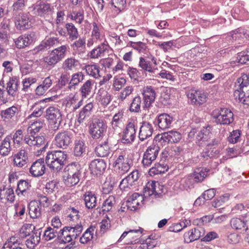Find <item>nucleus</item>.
<instances>
[{"label":"nucleus","mask_w":249,"mask_h":249,"mask_svg":"<svg viewBox=\"0 0 249 249\" xmlns=\"http://www.w3.org/2000/svg\"><path fill=\"white\" fill-rule=\"evenodd\" d=\"M24 140L26 143L30 145V146H36L37 147H39L41 145H44L42 149H44L47 144V143H46L45 138L44 136H26L25 137Z\"/></svg>","instance_id":"5701e85b"},{"label":"nucleus","mask_w":249,"mask_h":249,"mask_svg":"<svg viewBox=\"0 0 249 249\" xmlns=\"http://www.w3.org/2000/svg\"><path fill=\"white\" fill-rule=\"evenodd\" d=\"M67 35L71 40H76L78 38L79 33L77 29L72 23H67L65 24Z\"/></svg>","instance_id":"2f4dec72"},{"label":"nucleus","mask_w":249,"mask_h":249,"mask_svg":"<svg viewBox=\"0 0 249 249\" xmlns=\"http://www.w3.org/2000/svg\"><path fill=\"white\" fill-rule=\"evenodd\" d=\"M204 230L203 228L198 227L186 232L184 234V242L187 243L192 242L203 236Z\"/></svg>","instance_id":"dca6fc26"},{"label":"nucleus","mask_w":249,"mask_h":249,"mask_svg":"<svg viewBox=\"0 0 249 249\" xmlns=\"http://www.w3.org/2000/svg\"><path fill=\"white\" fill-rule=\"evenodd\" d=\"M86 40L84 38H79L71 44V48L74 50H81L85 48Z\"/></svg>","instance_id":"3c124183"},{"label":"nucleus","mask_w":249,"mask_h":249,"mask_svg":"<svg viewBox=\"0 0 249 249\" xmlns=\"http://www.w3.org/2000/svg\"><path fill=\"white\" fill-rule=\"evenodd\" d=\"M45 171L44 160L41 158L34 162L29 169L30 173L34 177L42 176L45 173Z\"/></svg>","instance_id":"f3484780"},{"label":"nucleus","mask_w":249,"mask_h":249,"mask_svg":"<svg viewBox=\"0 0 249 249\" xmlns=\"http://www.w3.org/2000/svg\"><path fill=\"white\" fill-rule=\"evenodd\" d=\"M22 131L21 130H18L13 135V141L15 147L16 148L18 147L20 144V142L22 140Z\"/></svg>","instance_id":"69168bd1"},{"label":"nucleus","mask_w":249,"mask_h":249,"mask_svg":"<svg viewBox=\"0 0 249 249\" xmlns=\"http://www.w3.org/2000/svg\"><path fill=\"white\" fill-rule=\"evenodd\" d=\"M67 155L60 150L52 151L47 153L45 162L48 166L55 171L61 170L66 162Z\"/></svg>","instance_id":"f257e3e1"},{"label":"nucleus","mask_w":249,"mask_h":249,"mask_svg":"<svg viewBox=\"0 0 249 249\" xmlns=\"http://www.w3.org/2000/svg\"><path fill=\"white\" fill-rule=\"evenodd\" d=\"M38 241V237L36 235V237L32 235L30 236V238L26 240L25 244L28 248H32L36 244Z\"/></svg>","instance_id":"774afa93"},{"label":"nucleus","mask_w":249,"mask_h":249,"mask_svg":"<svg viewBox=\"0 0 249 249\" xmlns=\"http://www.w3.org/2000/svg\"><path fill=\"white\" fill-rule=\"evenodd\" d=\"M111 4L120 12L126 6V0H111Z\"/></svg>","instance_id":"13d9d810"},{"label":"nucleus","mask_w":249,"mask_h":249,"mask_svg":"<svg viewBox=\"0 0 249 249\" xmlns=\"http://www.w3.org/2000/svg\"><path fill=\"white\" fill-rule=\"evenodd\" d=\"M89 168L92 174L96 175H100L105 170L106 163L103 160L95 159L91 162Z\"/></svg>","instance_id":"aec40b11"},{"label":"nucleus","mask_w":249,"mask_h":249,"mask_svg":"<svg viewBox=\"0 0 249 249\" xmlns=\"http://www.w3.org/2000/svg\"><path fill=\"white\" fill-rule=\"evenodd\" d=\"M135 125H126L124 131L121 142L124 143H130L135 138Z\"/></svg>","instance_id":"393cba45"},{"label":"nucleus","mask_w":249,"mask_h":249,"mask_svg":"<svg viewBox=\"0 0 249 249\" xmlns=\"http://www.w3.org/2000/svg\"><path fill=\"white\" fill-rule=\"evenodd\" d=\"M181 139L180 134L176 131H170L157 135L155 138V141L166 145L169 142H177Z\"/></svg>","instance_id":"0eeeda50"},{"label":"nucleus","mask_w":249,"mask_h":249,"mask_svg":"<svg viewBox=\"0 0 249 249\" xmlns=\"http://www.w3.org/2000/svg\"><path fill=\"white\" fill-rule=\"evenodd\" d=\"M96 155L100 157H108L111 153L110 147L108 145V140L106 138L100 141L95 149Z\"/></svg>","instance_id":"a211bd4d"},{"label":"nucleus","mask_w":249,"mask_h":249,"mask_svg":"<svg viewBox=\"0 0 249 249\" xmlns=\"http://www.w3.org/2000/svg\"><path fill=\"white\" fill-rule=\"evenodd\" d=\"M46 117L51 124H60L61 123V114L57 108L49 107L46 110Z\"/></svg>","instance_id":"ddd939ff"},{"label":"nucleus","mask_w":249,"mask_h":249,"mask_svg":"<svg viewBox=\"0 0 249 249\" xmlns=\"http://www.w3.org/2000/svg\"><path fill=\"white\" fill-rule=\"evenodd\" d=\"M128 183L132 186L135 184V182L139 178V173L137 170L133 171L129 175L126 177Z\"/></svg>","instance_id":"680f3d73"},{"label":"nucleus","mask_w":249,"mask_h":249,"mask_svg":"<svg viewBox=\"0 0 249 249\" xmlns=\"http://www.w3.org/2000/svg\"><path fill=\"white\" fill-rule=\"evenodd\" d=\"M35 34L33 33L25 34L15 39V43L18 49H23L30 46L35 41Z\"/></svg>","instance_id":"f8f14e48"},{"label":"nucleus","mask_w":249,"mask_h":249,"mask_svg":"<svg viewBox=\"0 0 249 249\" xmlns=\"http://www.w3.org/2000/svg\"><path fill=\"white\" fill-rule=\"evenodd\" d=\"M58 233L56 229L52 227H48L44 233V237L46 241H50L55 237H58Z\"/></svg>","instance_id":"a19ab883"},{"label":"nucleus","mask_w":249,"mask_h":249,"mask_svg":"<svg viewBox=\"0 0 249 249\" xmlns=\"http://www.w3.org/2000/svg\"><path fill=\"white\" fill-rule=\"evenodd\" d=\"M231 225L232 228L236 230H241L246 226L245 231L249 227V213H247L243 219L238 218H233L231 220Z\"/></svg>","instance_id":"4be33fe9"},{"label":"nucleus","mask_w":249,"mask_h":249,"mask_svg":"<svg viewBox=\"0 0 249 249\" xmlns=\"http://www.w3.org/2000/svg\"><path fill=\"white\" fill-rule=\"evenodd\" d=\"M153 128L151 125H141L139 132V138L141 141H144L151 136Z\"/></svg>","instance_id":"f704fd0d"},{"label":"nucleus","mask_w":249,"mask_h":249,"mask_svg":"<svg viewBox=\"0 0 249 249\" xmlns=\"http://www.w3.org/2000/svg\"><path fill=\"white\" fill-rule=\"evenodd\" d=\"M140 205V202L137 201V200H133L128 198V200L125 202V206H126L127 210L135 211L138 208V206Z\"/></svg>","instance_id":"bf43d9fd"},{"label":"nucleus","mask_w":249,"mask_h":249,"mask_svg":"<svg viewBox=\"0 0 249 249\" xmlns=\"http://www.w3.org/2000/svg\"><path fill=\"white\" fill-rule=\"evenodd\" d=\"M40 202L36 200L31 201L28 205L29 214L32 218H38L41 216Z\"/></svg>","instance_id":"b1692460"},{"label":"nucleus","mask_w":249,"mask_h":249,"mask_svg":"<svg viewBox=\"0 0 249 249\" xmlns=\"http://www.w3.org/2000/svg\"><path fill=\"white\" fill-rule=\"evenodd\" d=\"M93 104L92 103L87 104L82 109L79 114V122L80 120H84L86 116H89L90 111L93 108Z\"/></svg>","instance_id":"79ce46f5"},{"label":"nucleus","mask_w":249,"mask_h":249,"mask_svg":"<svg viewBox=\"0 0 249 249\" xmlns=\"http://www.w3.org/2000/svg\"><path fill=\"white\" fill-rule=\"evenodd\" d=\"M69 47L67 44L63 45L53 50L44 61L49 66H54L61 61L66 56Z\"/></svg>","instance_id":"7ed1b4c3"},{"label":"nucleus","mask_w":249,"mask_h":249,"mask_svg":"<svg viewBox=\"0 0 249 249\" xmlns=\"http://www.w3.org/2000/svg\"><path fill=\"white\" fill-rule=\"evenodd\" d=\"M208 171H206V169H205V171H203V169L199 171V170L198 169L197 171H195L193 176L194 181L196 182L202 181L204 178L207 177V173Z\"/></svg>","instance_id":"09e8293b"},{"label":"nucleus","mask_w":249,"mask_h":249,"mask_svg":"<svg viewBox=\"0 0 249 249\" xmlns=\"http://www.w3.org/2000/svg\"><path fill=\"white\" fill-rule=\"evenodd\" d=\"M134 89L132 86H127L120 93L118 99L123 101L127 96L130 95Z\"/></svg>","instance_id":"6e6d98bb"},{"label":"nucleus","mask_w":249,"mask_h":249,"mask_svg":"<svg viewBox=\"0 0 249 249\" xmlns=\"http://www.w3.org/2000/svg\"><path fill=\"white\" fill-rule=\"evenodd\" d=\"M25 0H16L13 6V11H22L25 7Z\"/></svg>","instance_id":"0e129e2a"},{"label":"nucleus","mask_w":249,"mask_h":249,"mask_svg":"<svg viewBox=\"0 0 249 249\" xmlns=\"http://www.w3.org/2000/svg\"><path fill=\"white\" fill-rule=\"evenodd\" d=\"M29 13H20L15 18V26L18 30L25 31L31 26Z\"/></svg>","instance_id":"9d476101"},{"label":"nucleus","mask_w":249,"mask_h":249,"mask_svg":"<svg viewBox=\"0 0 249 249\" xmlns=\"http://www.w3.org/2000/svg\"><path fill=\"white\" fill-rule=\"evenodd\" d=\"M142 94L144 100V106L143 107L144 108H147L154 102L156 93L151 86H147L144 89Z\"/></svg>","instance_id":"412c9836"},{"label":"nucleus","mask_w":249,"mask_h":249,"mask_svg":"<svg viewBox=\"0 0 249 249\" xmlns=\"http://www.w3.org/2000/svg\"><path fill=\"white\" fill-rule=\"evenodd\" d=\"M94 83V80L89 79L83 84L80 89V91L83 98H86L90 95Z\"/></svg>","instance_id":"7c9ffc66"},{"label":"nucleus","mask_w":249,"mask_h":249,"mask_svg":"<svg viewBox=\"0 0 249 249\" xmlns=\"http://www.w3.org/2000/svg\"><path fill=\"white\" fill-rule=\"evenodd\" d=\"M187 96L188 103L192 105L200 106L206 101V94L201 90L192 89L188 91Z\"/></svg>","instance_id":"6e6552de"},{"label":"nucleus","mask_w":249,"mask_h":249,"mask_svg":"<svg viewBox=\"0 0 249 249\" xmlns=\"http://www.w3.org/2000/svg\"><path fill=\"white\" fill-rule=\"evenodd\" d=\"M249 85V74H243L237 80V83H235V86H238L237 88L240 87L247 86Z\"/></svg>","instance_id":"5fc2aeb1"},{"label":"nucleus","mask_w":249,"mask_h":249,"mask_svg":"<svg viewBox=\"0 0 249 249\" xmlns=\"http://www.w3.org/2000/svg\"><path fill=\"white\" fill-rule=\"evenodd\" d=\"M141 102V98L139 96L134 97L130 106V111L131 112H138L140 110Z\"/></svg>","instance_id":"37998d69"},{"label":"nucleus","mask_w":249,"mask_h":249,"mask_svg":"<svg viewBox=\"0 0 249 249\" xmlns=\"http://www.w3.org/2000/svg\"><path fill=\"white\" fill-rule=\"evenodd\" d=\"M16 244L20 245H22L20 243L19 239L16 236H12L10 237L7 242H6L3 246V249H6L7 248H10L11 247H12L14 246H16Z\"/></svg>","instance_id":"864d4df0"},{"label":"nucleus","mask_w":249,"mask_h":249,"mask_svg":"<svg viewBox=\"0 0 249 249\" xmlns=\"http://www.w3.org/2000/svg\"><path fill=\"white\" fill-rule=\"evenodd\" d=\"M131 163L130 159L122 154L118 156L113 166L115 170L119 173L124 174L129 171Z\"/></svg>","instance_id":"1a4fd4ad"},{"label":"nucleus","mask_w":249,"mask_h":249,"mask_svg":"<svg viewBox=\"0 0 249 249\" xmlns=\"http://www.w3.org/2000/svg\"><path fill=\"white\" fill-rule=\"evenodd\" d=\"M241 135V131L239 130H233L228 138V141L230 143H235L237 142Z\"/></svg>","instance_id":"052dcab7"},{"label":"nucleus","mask_w":249,"mask_h":249,"mask_svg":"<svg viewBox=\"0 0 249 249\" xmlns=\"http://www.w3.org/2000/svg\"><path fill=\"white\" fill-rule=\"evenodd\" d=\"M44 42V44L47 48V49H49L51 47L53 46H57L58 45L61 44L59 38L57 37H50L47 39L43 40Z\"/></svg>","instance_id":"4d7b16f0"},{"label":"nucleus","mask_w":249,"mask_h":249,"mask_svg":"<svg viewBox=\"0 0 249 249\" xmlns=\"http://www.w3.org/2000/svg\"><path fill=\"white\" fill-rule=\"evenodd\" d=\"M18 108L15 106H12L5 110L1 112V116L3 118L10 119L13 117L18 111Z\"/></svg>","instance_id":"49530a36"},{"label":"nucleus","mask_w":249,"mask_h":249,"mask_svg":"<svg viewBox=\"0 0 249 249\" xmlns=\"http://www.w3.org/2000/svg\"><path fill=\"white\" fill-rule=\"evenodd\" d=\"M234 32V34H233L232 35L233 38H236L237 37H241L249 39V33L247 30L242 29H238Z\"/></svg>","instance_id":"e2e57ef3"},{"label":"nucleus","mask_w":249,"mask_h":249,"mask_svg":"<svg viewBox=\"0 0 249 249\" xmlns=\"http://www.w3.org/2000/svg\"><path fill=\"white\" fill-rule=\"evenodd\" d=\"M94 231L93 227L90 226L89 228L80 237V242L82 244H86L90 241L93 238Z\"/></svg>","instance_id":"e433bc0d"},{"label":"nucleus","mask_w":249,"mask_h":249,"mask_svg":"<svg viewBox=\"0 0 249 249\" xmlns=\"http://www.w3.org/2000/svg\"><path fill=\"white\" fill-rule=\"evenodd\" d=\"M84 200L86 208L89 209L95 208L97 205L96 197L91 192H88L84 195Z\"/></svg>","instance_id":"c85d7f7f"},{"label":"nucleus","mask_w":249,"mask_h":249,"mask_svg":"<svg viewBox=\"0 0 249 249\" xmlns=\"http://www.w3.org/2000/svg\"><path fill=\"white\" fill-rule=\"evenodd\" d=\"M169 169L167 163H163L159 161L156 163L149 169V174L151 176H154L156 175L161 174L167 171Z\"/></svg>","instance_id":"bb28decb"},{"label":"nucleus","mask_w":249,"mask_h":249,"mask_svg":"<svg viewBox=\"0 0 249 249\" xmlns=\"http://www.w3.org/2000/svg\"><path fill=\"white\" fill-rule=\"evenodd\" d=\"M213 122L219 124H230L233 121V114L227 108H217L212 112Z\"/></svg>","instance_id":"20e7f679"},{"label":"nucleus","mask_w":249,"mask_h":249,"mask_svg":"<svg viewBox=\"0 0 249 249\" xmlns=\"http://www.w3.org/2000/svg\"><path fill=\"white\" fill-rule=\"evenodd\" d=\"M172 119V117L168 114L162 113L158 116L156 122L158 123V124H170Z\"/></svg>","instance_id":"c03bdc74"},{"label":"nucleus","mask_w":249,"mask_h":249,"mask_svg":"<svg viewBox=\"0 0 249 249\" xmlns=\"http://www.w3.org/2000/svg\"><path fill=\"white\" fill-rule=\"evenodd\" d=\"M31 187L28 181L25 180H20L18 183V187L16 190V192L19 191L21 193L23 194L28 190Z\"/></svg>","instance_id":"603ef678"},{"label":"nucleus","mask_w":249,"mask_h":249,"mask_svg":"<svg viewBox=\"0 0 249 249\" xmlns=\"http://www.w3.org/2000/svg\"><path fill=\"white\" fill-rule=\"evenodd\" d=\"M50 4L42 1H37L28 8V13L34 16L45 17L52 13Z\"/></svg>","instance_id":"423d86ee"},{"label":"nucleus","mask_w":249,"mask_h":249,"mask_svg":"<svg viewBox=\"0 0 249 249\" xmlns=\"http://www.w3.org/2000/svg\"><path fill=\"white\" fill-rule=\"evenodd\" d=\"M170 148L166 147L162 152L160 156V161L163 163H168L169 160L171 159L173 156V154L170 151Z\"/></svg>","instance_id":"a18cd8bd"},{"label":"nucleus","mask_w":249,"mask_h":249,"mask_svg":"<svg viewBox=\"0 0 249 249\" xmlns=\"http://www.w3.org/2000/svg\"><path fill=\"white\" fill-rule=\"evenodd\" d=\"M67 169L65 184L69 187L76 185L79 182L81 176V168L80 164L78 163L72 162L67 166Z\"/></svg>","instance_id":"f03ea898"},{"label":"nucleus","mask_w":249,"mask_h":249,"mask_svg":"<svg viewBox=\"0 0 249 249\" xmlns=\"http://www.w3.org/2000/svg\"><path fill=\"white\" fill-rule=\"evenodd\" d=\"M107 130V125H90L89 133L94 139L102 138Z\"/></svg>","instance_id":"a878e982"},{"label":"nucleus","mask_w":249,"mask_h":249,"mask_svg":"<svg viewBox=\"0 0 249 249\" xmlns=\"http://www.w3.org/2000/svg\"><path fill=\"white\" fill-rule=\"evenodd\" d=\"M150 59L152 62L148 60L145 57H141L139 63V67L144 71L149 72H153L152 62L156 65V59L154 56H151Z\"/></svg>","instance_id":"cd10ccee"},{"label":"nucleus","mask_w":249,"mask_h":249,"mask_svg":"<svg viewBox=\"0 0 249 249\" xmlns=\"http://www.w3.org/2000/svg\"><path fill=\"white\" fill-rule=\"evenodd\" d=\"M159 184L155 181L148 182L144 188V195L151 196L152 195H158L159 193L156 191V184Z\"/></svg>","instance_id":"c9c22d12"},{"label":"nucleus","mask_w":249,"mask_h":249,"mask_svg":"<svg viewBox=\"0 0 249 249\" xmlns=\"http://www.w3.org/2000/svg\"><path fill=\"white\" fill-rule=\"evenodd\" d=\"M215 195V190L214 189H210L205 191L201 195V196L205 200H211Z\"/></svg>","instance_id":"338daca9"},{"label":"nucleus","mask_w":249,"mask_h":249,"mask_svg":"<svg viewBox=\"0 0 249 249\" xmlns=\"http://www.w3.org/2000/svg\"><path fill=\"white\" fill-rule=\"evenodd\" d=\"M10 137H6L2 142L0 145V154L2 156H7L11 151L12 148L10 142Z\"/></svg>","instance_id":"72a5a7b5"},{"label":"nucleus","mask_w":249,"mask_h":249,"mask_svg":"<svg viewBox=\"0 0 249 249\" xmlns=\"http://www.w3.org/2000/svg\"><path fill=\"white\" fill-rule=\"evenodd\" d=\"M127 46L132 47L140 53H143L147 54V53L148 52V47L146 46V44L141 41H130L128 43Z\"/></svg>","instance_id":"473e14b6"},{"label":"nucleus","mask_w":249,"mask_h":249,"mask_svg":"<svg viewBox=\"0 0 249 249\" xmlns=\"http://www.w3.org/2000/svg\"><path fill=\"white\" fill-rule=\"evenodd\" d=\"M19 82L16 77L10 78L9 81L6 83L5 90L9 96V99L14 100L18 95V88Z\"/></svg>","instance_id":"4468645a"},{"label":"nucleus","mask_w":249,"mask_h":249,"mask_svg":"<svg viewBox=\"0 0 249 249\" xmlns=\"http://www.w3.org/2000/svg\"><path fill=\"white\" fill-rule=\"evenodd\" d=\"M85 149V144L83 141L78 140L75 142L73 152L75 156H81Z\"/></svg>","instance_id":"ea45409f"},{"label":"nucleus","mask_w":249,"mask_h":249,"mask_svg":"<svg viewBox=\"0 0 249 249\" xmlns=\"http://www.w3.org/2000/svg\"><path fill=\"white\" fill-rule=\"evenodd\" d=\"M84 75L82 72L74 73L72 75L71 80L69 83L68 89H71L73 86L77 85L84 80Z\"/></svg>","instance_id":"4c0bfd02"},{"label":"nucleus","mask_w":249,"mask_h":249,"mask_svg":"<svg viewBox=\"0 0 249 249\" xmlns=\"http://www.w3.org/2000/svg\"><path fill=\"white\" fill-rule=\"evenodd\" d=\"M28 161V152L25 149L20 150L14 156L13 163L15 166L20 168L26 167Z\"/></svg>","instance_id":"2eb2a0df"},{"label":"nucleus","mask_w":249,"mask_h":249,"mask_svg":"<svg viewBox=\"0 0 249 249\" xmlns=\"http://www.w3.org/2000/svg\"><path fill=\"white\" fill-rule=\"evenodd\" d=\"M72 138L68 131L59 132L55 137V144L57 147L66 149L72 143Z\"/></svg>","instance_id":"9b49d317"},{"label":"nucleus","mask_w":249,"mask_h":249,"mask_svg":"<svg viewBox=\"0 0 249 249\" xmlns=\"http://www.w3.org/2000/svg\"><path fill=\"white\" fill-rule=\"evenodd\" d=\"M155 141L153 144L148 147L143 155L142 165L144 168L149 167L152 163L156 160L160 151V147Z\"/></svg>","instance_id":"39448f33"},{"label":"nucleus","mask_w":249,"mask_h":249,"mask_svg":"<svg viewBox=\"0 0 249 249\" xmlns=\"http://www.w3.org/2000/svg\"><path fill=\"white\" fill-rule=\"evenodd\" d=\"M109 50V46L107 44L103 43L91 51L88 55L91 58H98L104 56L106 53H108Z\"/></svg>","instance_id":"6ab92c4d"},{"label":"nucleus","mask_w":249,"mask_h":249,"mask_svg":"<svg viewBox=\"0 0 249 249\" xmlns=\"http://www.w3.org/2000/svg\"><path fill=\"white\" fill-rule=\"evenodd\" d=\"M85 69L88 75L92 76L96 78L99 76V70L98 67L96 65H87L85 66Z\"/></svg>","instance_id":"58836bf2"},{"label":"nucleus","mask_w":249,"mask_h":249,"mask_svg":"<svg viewBox=\"0 0 249 249\" xmlns=\"http://www.w3.org/2000/svg\"><path fill=\"white\" fill-rule=\"evenodd\" d=\"M79 65V60L71 57L64 60L62 64V68L66 71H72L77 68Z\"/></svg>","instance_id":"c756f323"},{"label":"nucleus","mask_w":249,"mask_h":249,"mask_svg":"<svg viewBox=\"0 0 249 249\" xmlns=\"http://www.w3.org/2000/svg\"><path fill=\"white\" fill-rule=\"evenodd\" d=\"M115 203V197L111 196H109L106 200L104 201L102 205L103 211L108 212L109 211L114 204Z\"/></svg>","instance_id":"de8ad7c7"},{"label":"nucleus","mask_w":249,"mask_h":249,"mask_svg":"<svg viewBox=\"0 0 249 249\" xmlns=\"http://www.w3.org/2000/svg\"><path fill=\"white\" fill-rule=\"evenodd\" d=\"M70 227L72 229L69 230V233L74 239H75L83 231V226L80 223L74 226H71Z\"/></svg>","instance_id":"8fccbe9b"}]
</instances>
